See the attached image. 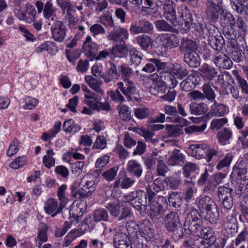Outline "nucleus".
<instances>
[{
  "label": "nucleus",
  "mask_w": 248,
  "mask_h": 248,
  "mask_svg": "<svg viewBox=\"0 0 248 248\" xmlns=\"http://www.w3.org/2000/svg\"><path fill=\"white\" fill-rule=\"evenodd\" d=\"M165 227L171 238L177 241L183 237V231L179 215L175 212H170L164 217Z\"/></svg>",
  "instance_id": "1"
},
{
  "label": "nucleus",
  "mask_w": 248,
  "mask_h": 248,
  "mask_svg": "<svg viewBox=\"0 0 248 248\" xmlns=\"http://www.w3.org/2000/svg\"><path fill=\"white\" fill-rule=\"evenodd\" d=\"M203 221L198 210L192 208L184 223L183 228L186 234H194L202 228Z\"/></svg>",
  "instance_id": "2"
},
{
  "label": "nucleus",
  "mask_w": 248,
  "mask_h": 248,
  "mask_svg": "<svg viewBox=\"0 0 248 248\" xmlns=\"http://www.w3.org/2000/svg\"><path fill=\"white\" fill-rule=\"evenodd\" d=\"M224 12L222 0H207L205 13L206 18L210 22L216 23L219 19V15H222Z\"/></svg>",
  "instance_id": "3"
},
{
  "label": "nucleus",
  "mask_w": 248,
  "mask_h": 248,
  "mask_svg": "<svg viewBox=\"0 0 248 248\" xmlns=\"http://www.w3.org/2000/svg\"><path fill=\"white\" fill-rule=\"evenodd\" d=\"M147 190L148 195V205L150 207L149 215L152 219L159 220L161 219L164 215V211L163 206L154 201V198L156 194L152 190L151 186H148Z\"/></svg>",
  "instance_id": "4"
},
{
  "label": "nucleus",
  "mask_w": 248,
  "mask_h": 248,
  "mask_svg": "<svg viewBox=\"0 0 248 248\" xmlns=\"http://www.w3.org/2000/svg\"><path fill=\"white\" fill-rule=\"evenodd\" d=\"M175 8L176 4L172 0H166L162 5L164 17L174 26L177 24Z\"/></svg>",
  "instance_id": "5"
},
{
  "label": "nucleus",
  "mask_w": 248,
  "mask_h": 248,
  "mask_svg": "<svg viewBox=\"0 0 248 248\" xmlns=\"http://www.w3.org/2000/svg\"><path fill=\"white\" fill-rule=\"evenodd\" d=\"M146 192L142 190L135 191V197L134 201L132 202V205L139 211L140 214L144 213L146 209L148 204L147 198L148 199V191L146 188Z\"/></svg>",
  "instance_id": "6"
},
{
  "label": "nucleus",
  "mask_w": 248,
  "mask_h": 248,
  "mask_svg": "<svg viewBox=\"0 0 248 248\" xmlns=\"http://www.w3.org/2000/svg\"><path fill=\"white\" fill-rule=\"evenodd\" d=\"M66 31V26L62 21L55 20L51 25L52 38L57 42H62L63 41Z\"/></svg>",
  "instance_id": "7"
},
{
  "label": "nucleus",
  "mask_w": 248,
  "mask_h": 248,
  "mask_svg": "<svg viewBox=\"0 0 248 248\" xmlns=\"http://www.w3.org/2000/svg\"><path fill=\"white\" fill-rule=\"evenodd\" d=\"M15 13L19 20L29 23L34 21L36 15L35 8L31 4L27 5V8L25 11H22L19 9H16Z\"/></svg>",
  "instance_id": "8"
},
{
  "label": "nucleus",
  "mask_w": 248,
  "mask_h": 248,
  "mask_svg": "<svg viewBox=\"0 0 248 248\" xmlns=\"http://www.w3.org/2000/svg\"><path fill=\"white\" fill-rule=\"evenodd\" d=\"M179 17L182 19L180 24L181 29L186 31H188L194 22L192 14L188 9L187 6L182 7Z\"/></svg>",
  "instance_id": "9"
},
{
  "label": "nucleus",
  "mask_w": 248,
  "mask_h": 248,
  "mask_svg": "<svg viewBox=\"0 0 248 248\" xmlns=\"http://www.w3.org/2000/svg\"><path fill=\"white\" fill-rule=\"evenodd\" d=\"M120 91L126 96L128 101H132L131 95L136 92L135 84L131 80H123L117 84Z\"/></svg>",
  "instance_id": "10"
},
{
  "label": "nucleus",
  "mask_w": 248,
  "mask_h": 248,
  "mask_svg": "<svg viewBox=\"0 0 248 248\" xmlns=\"http://www.w3.org/2000/svg\"><path fill=\"white\" fill-rule=\"evenodd\" d=\"M128 38V31L119 26L115 27L107 36V39L109 41L115 42L117 41L124 42Z\"/></svg>",
  "instance_id": "11"
},
{
  "label": "nucleus",
  "mask_w": 248,
  "mask_h": 248,
  "mask_svg": "<svg viewBox=\"0 0 248 248\" xmlns=\"http://www.w3.org/2000/svg\"><path fill=\"white\" fill-rule=\"evenodd\" d=\"M156 76L158 77V81L162 82L166 86L169 85L171 88H174L177 84L176 78L172 74L170 69L167 71L159 72V75L157 74Z\"/></svg>",
  "instance_id": "12"
},
{
  "label": "nucleus",
  "mask_w": 248,
  "mask_h": 248,
  "mask_svg": "<svg viewBox=\"0 0 248 248\" xmlns=\"http://www.w3.org/2000/svg\"><path fill=\"white\" fill-rule=\"evenodd\" d=\"M83 49L91 61L93 60L98 52L97 45L92 42L91 36H87L83 45Z\"/></svg>",
  "instance_id": "13"
},
{
  "label": "nucleus",
  "mask_w": 248,
  "mask_h": 248,
  "mask_svg": "<svg viewBox=\"0 0 248 248\" xmlns=\"http://www.w3.org/2000/svg\"><path fill=\"white\" fill-rule=\"evenodd\" d=\"M64 206V204L61 203L58 208L57 202L53 199L49 198L46 202L44 209L47 214L51 215V217H53L62 212Z\"/></svg>",
  "instance_id": "14"
},
{
  "label": "nucleus",
  "mask_w": 248,
  "mask_h": 248,
  "mask_svg": "<svg viewBox=\"0 0 248 248\" xmlns=\"http://www.w3.org/2000/svg\"><path fill=\"white\" fill-rule=\"evenodd\" d=\"M113 243L116 248H132L131 242L126 234L117 232L113 238Z\"/></svg>",
  "instance_id": "15"
},
{
  "label": "nucleus",
  "mask_w": 248,
  "mask_h": 248,
  "mask_svg": "<svg viewBox=\"0 0 248 248\" xmlns=\"http://www.w3.org/2000/svg\"><path fill=\"white\" fill-rule=\"evenodd\" d=\"M179 49L182 54L185 55L188 53L196 51L197 46L195 42L192 40L186 37H183L181 39Z\"/></svg>",
  "instance_id": "16"
},
{
  "label": "nucleus",
  "mask_w": 248,
  "mask_h": 248,
  "mask_svg": "<svg viewBox=\"0 0 248 248\" xmlns=\"http://www.w3.org/2000/svg\"><path fill=\"white\" fill-rule=\"evenodd\" d=\"M217 66L223 69H229L232 66V60L225 54L218 52L213 60Z\"/></svg>",
  "instance_id": "17"
},
{
  "label": "nucleus",
  "mask_w": 248,
  "mask_h": 248,
  "mask_svg": "<svg viewBox=\"0 0 248 248\" xmlns=\"http://www.w3.org/2000/svg\"><path fill=\"white\" fill-rule=\"evenodd\" d=\"M207 147L208 146L204 143L190 145L188 147L189 154L197 159H201L204 157Z\"/></svg>",
  "instance_id": "18"
},
{
  "label": "nucleus",
  "mask_w": 248,
  "mask_h": 248,
  "mask_svg": "<svg viewBox=\"0 0 248 248\" xmlns=\"http://www.w3.org/2000/svg\"><path fill=\"white\" fill-rule=\"evenodd\" d=\"M184 61L192 68H197L201 64V58L196 51L184 55Z\"/></svg>",
  "instance_id": "19"
},
{
  "label": "nucleus",
  "mask_w": 248,
  "mask_h": 248,
  "mask_svg": "<svg viewBox=\"0 0 248 248\" xmlns=\"http://www.w3.org/2000/svg\"><path fill=\"white\" fill-rule=\"evenodd\" d=\"M136 41L141 49L147 51L149 47L154 45V40L146 34L139 35L136 37Z\"/></svg>",
  "instance_id": "20"
},
{
  "label": "nucleus",
  "mask_w": 248,
  "mask_h": 248,
  "mask_svg": "<svg viewBox=\"0 0 248 248\" xmlns=\"http://www.w3.org/2000/svg\"><path fill=\"white\" fill-rule=\"evenodd\" d=\"M185 157L181 151L177 149H174L168 160L169 165H182L185 163Z\"/></svg>",
  "instance_id": "21"
},
{
  "label": "nucleus",
  "mask_w": 248,
  "mask_h": 248,
  "mask_svg": "<svg viewBox=\"0 0 248 248\" xmlns=\"http://www.w3.org/2000/svg\"><path fill=\"white\" fill-rule=\"evenodd\" d=\"M206 241L196 236L188 238L184 242L183 246L189 248H205Z\"/></svg>",
  "instance_id": "22"
},
{
  "label": "nucleus",
  "mask_w": 248,
  "mask_h": 248,
  "mask_svg": "<svg viewBox=\"0 0 248 248\" xmlns=\"http://www.w3.org/2000/svg\"><path fill=\"white\" fill-rule=\"evenodd\" d=\"M231 6L237 14L248 16V0H238Z\"/></svg>",
  "instance_id": "23"
},
{
  "label": "nucleus",
  "mask_w": 248,
  "mask_h": 248,
  "mask_svg": "<svg viewBox=\"0 0 248 248\" xmlns=\"http://www.w3.org/2000/svg\"><path fill=\"white\" fill-rule=\"evenodd\" d=\"M164 111L166 114L171 116V117H167V120L170 119L172 122L180 124L184 123L185 120L177 115L178 111L175 107L171 105H165L164 106Z\"/></svg>",
  "instance_id": "24"
},
{
  "label": "nucleus",
  "mask_w": 248,
  "mask_h": 248,
  "mask_svg": "<svg viewBox=\"0 0 248 248\" xmlns=\"http://www.w3.org/2000/svg\"><path fill=\"white\" fill-rule=\"evenodd\" d=\"M110 66L108 70L107 73L101 76V77L106 83H108L112 80L117 79L120 77V74L117 71L116 65L112 63H110Z\"/></svg>",
  "instance_id": "25"
},
{
  "label": "nucleus",
  "mask_w": 248,
  "mask_h": 248,
  "mask_svg": "<svg viewBox=\"0 0 248 248\" xmlns=\"http://www.w3.org/2000/svg\"><path fill=\"white\" fill-rule=\"evenodd\" d=\"M126 170L130 173L137 178L140 177L142 174L141 166L136 160H131L128 162Z\"/></svg>",
  "instance_id": "26"
},
{
  "label": "nucleus",
  "mask_w": 248,
  "mask_h": 248,
  "mask_svg": "<svg viewBox=\"0 0 248 248\" xmlns=\"http://www.w3.org/2000/svg\"><path fill=\"white\" fill-rule=\"evenodd\" d=\"M199 71L201 76L208 80H212L217 73L214 67L206 63L199 68Z\"/></svg>",
  "instance_id": "27"
},
{
  "label": "nucleus",
  "mask_w": 248,
  "mask_h": 248,
  "mask_svg": "<svg viewBox=\"0 0 248 248\" xmlns=\"http://www.w3.org/2000/svg\"><path fill=\"white\" fill-rule=\"evenodd\" d=\"M197 206L201 211H207L214 206L216 203L209 196L201 197L196 202Z\"/></svg>",
  "instance_id": "28"
},
{
  "label": "nucleus",
  "mask_w": 248,
  "mask_h": 248,
  "mask_svg": "<svg viewBox=\"0 0 248 248\" xmlns=\"http://www.w3.org/2000/svg\"><path fill=\"white\" fill-rule=\"evenodd\" d=\"M162 45L167 48H173L179 45L178 38L174 34L168 37L164 36L161 38Z\"/></svg>",
  "instance_id": "29"
},
{
  "label": "nucleus",
  "mask_w": 248,
  "mask_h": 248,
  "mask_svg": "<svg viewBox=\"0 0 248 248\" xmlns=\"http://www.w3.org/2000/svg\"><path fill=\"white\" fill-rule=\"evenodd\" d=\"M219 211L217 204L206 211L205 218L211 223L217 224L219 220Z\"/></svg>",
  "instance_id": "30"
},
{
  "label": "nucleus",
  "mask_w": 248,
  "mask_h": 248,
  "mask_svg": "<svg viewBox=\"0 0 248 248\" xmlns=\"http://www.w3.org/2000/svg\"><path fill=\"white\" fill-rule=\"evenodd\" d=\"M208 42L211 47L219 51L222 50L225 44V40L221 34L208 39Z\"/></svg>",
  "instance_id": "31"
},
{
  "label": "nucleus",
  "mask_w": 248,
  "mask_h": 248,
  "mask_svg": "<svg viewBox=\"0 0 248 248\" xmlns=\"http://www.w3.org/2000/svg\"><path fill=\"white\" fill-rule=\"evenodd\" d=\"M208 110L207 104L201 102L199 104L195 103L190 104L189 110L191 114L194 115H202L205 113Z\"/></svg>",
  "instance_id": "32"
},
{
  "label": "nucleus",
  "mask_w": 248,
  "mask_h": 248,
  "mask_svg": "<svg viewBox=\"0 0 248 248\" xmlns=\"http://www.w3.org/2000/svg\"><path fill=\"white\" fill-rule=\"evenodd\" d=\"M232 131L227 128H224L219 131L217 135L218 142L221 145H225L227 141L232 138Z\"/></svg>",
  "instance_id": "33"
},
{
  "label": "nucleus",
  "mask_w": 248,
  "mask_h": 248,
  "mask_svg": "<svg viewBox=\"0 0 248 248\" xmlns=\"http://www.w3.org/2000/svg\"><path fill=\"white\" fill-rule=\"evenodd\" d=\"M85 80L91 88L99 94L103 95L104 92L100 87L102 83L101 80H98L91 76H86Z\"/></svg>",
  "instance_id": "34"
},
{
  "label": "nucleus",
  "mask_w": 248,
  "mask_h": 248,
  "mask_svg": "<svg viewBox=\"0 0 248 248\" xmlns=\"http://www.w3.org/2000/svg\"><path fill=\"white\" fill-rule=\"evenodd\" d=\"M157 152H153L152 153H148L142 157L145 166L147 170H152L156 163L157 160Z\"/></svg>",
  "instance_id": "35"
},
{
  "label": "nucleus",
  "mask_w": 248,
  "mask_h": 248,
  "mask_svg": "<svg viewBox=\"0 0 248 248\" xmlns=\"http://www.w3.org/2000/svg\"><path fill=\"white\" fill-rule=\"evenodd\" d=\"M128 53V49L124 44L115 45L111 50V54L114 56L123 58Z\"/></svg>",
  "instance_id": "36"
},
{
  "label": "nucleus",
  "mask_w": 248,
  "mask_h": 248,
  "mask_svg": "<svg viewBox=\"0 0 248 248\" xmlns=\"http://www.w3.org/2000/svg\"><path fill=\"white\" fill-rule=\"evenodd\" d=\"M120 118L125 122L130 121L132 119L131 111L129 107L125 105L120 104L117 107Z\"/></svg>",
  "instance_id": "37"
},
{
  "label": "nucleus",
  "mask_w": 248,
  "mask_h": 248,
  "mask_svg": "<svg viewBox=\"0 0 248 248\" xmlns=\"http://www.w3.org/2000/svg\"><path fill=\"white\" fill-rule=\"evenodd\" d=\"M168 201L174 207H179L183 202L182 198L181 196V192H172L169 195Z\"/></svg>",
  "instance_id": "38"
},
{
  "label": "nucleus",
  "mask_w": 248,
  "mask_h": 248,
  "mask_svg": "<svg viewBox=\"0 0 248 248\" xmlns=\"http://www.w3.org/2000/svg\"><path fill=\"white\" fill-rule=\"evenodd\" d=\"M168 90L166 85L161 82L158 81L154 83L150 88V92L153 95L163 94Z\"/></svg>",
  "instance_id": "39"
},
{
  "label": "nucleus",
  "mask_w": 248,
  "mask_h": 248,
  "mask_svg": "<svg viewBox=\"0 0 248 248\" xmlns=\"http://www.w3.org/2000/svg\"><path fill=\"white\" fill-rule=\"evenodd\" d=\"M89 176H84L81 180L80 184L83 185L82 188H84L86 192H88L87 194L90 197L93 191L95 190V183L93 181L88 180Z\"/></svg>",
  "instance_id": "40"
},
{
  "label": "nucleus",
  "mask_w": 248,
  "mask_h": 248,
  "mask_svg": "<svg viewBox=\"0 0 248 248\" xmlns=\"http://www.w3.org/2000/svg\"><path fill=\"white\" fill-rule=\"evenodd\" d=\"M154 229L153 225L149 221H144L143 223V226L141 231L140 232V235L146 238V236L151 238L153 236Z\"/></svg>",
  "instance_id": "41"
},
{
  "label": "nucleus",
  "mask_w": 248,
  "mask_h": 248,
  "mask_svg": "<svg viewBox=\"0 0 248 248\" xmlns=\"http://www.w3.org/2000/svg\"><path fill=\"white\" fill-rule=\"evenodd\" d=\"M202 90L203 93L204 99L206 98L208 100L211 102L215 101L216 94L209 83L203 84Z\"/></svg>",
  "instance_id": "42"
},
{
  "label": "nucleus",
  "mask_w": 248,
  "mask_h": 248,
  "mask_svg": "<svg viewBox=\"0 0 248 248\" xmlns=\"http://www.w3.org/2000/svg\"><path fill=\"white\" fill-rule=\"evenodd\" d=\"M198 235L202 237L201 238L206 240H210L214 238V231L212 228L209 226H203L202 225V228L198 232Z\"/></svg>",
  "instance_id": "43"
},
{
  "label": "nucleus",
  "mask_w": 248,
  "mask_h": 248,
  "mask_svg": "<svg viewBox=\"0 0 248 248\" xmlns=\"http://www.w3.org/2000/svg\"><path fill=\"white\" fill-rule=\"evenodd\" d=\"M211 107V113L213 115L217 116H223L226 112V107L222 104H219L216 101Z\"/></svg>",
  "instance_id": "44"
},
{
  "label": "nucleus",
  "mask_w": 248,
  "mask_h": 248,
  "mask_svg": "<svg viewBox=\"0 0 248 248\" xmlns=\"http://www.w3.org/2000/svg\"><path fill=\"white\" fill-rule=\"evenodd\" d=\"M108 215L106 209L101 208L94 211L93 213V218L95 222L108 221Z\"/></svg>",
  "instance_id": "45"
},
{
  "label": "nucleus",
  "mask_w": 248,
  "mask_h": 248,
  "mask_svg": "<svg viewBox=\"0 0 248 248\" xmlns=\"http://www.w3.org/2000/svg\"><path fill=\"white\" fill-rule=\"evenodd\" d=\"M118 68L120 76H121L123 80H130L129 78L133 74L132 68L124 64L119 65Z\"/></svg>",
  "instance_id": "46"
},
{
  "label": "nucleus",
  "mask_w": 248,
  "mask_h": 248,
  "mask_svg": "<svg viewBox=\"0 0 248 248\" xmlns=\"http://www.w3.org/2000/svg\"><path fill=\"white\" fill-rule=\"evenodd\" d=\"M233 157V155L232 153H228L221 160L219 161L216 168L218 170H220L223 168H228Z\"/></svg>",
  "instance_id": "47"
},
{
  "label": "nucleus",
  "mask_w": 248,
  "mask_h": 248,
  "mask_svg": "<svg viewBox=\"0 0 248 248\" xmlns=\"http://www.w3.org/2000/svg\"><path fill=\"white\" fill-rule=\"evenodd\" d=\"M225 216L224 222L228 224V227L232 228L234 227L237 222L236 217V212L235 211L231 210L227 213L223 214Z\"/></svg>",
  "instance_id": "48"
},
{
  "label": "nucleus",
  "mask_w": 248,
  "mask_h": 248,
  "mask_svg": "<svg viewBox=\"0 0 248 248\" xmlns=\"http://www.w3.org/2000/svg\"><path fill=\"white\" fill-rule=\"evenodd\" d=\"M155 24L157 30L159 31L173 32L175 30L172 26L163 19L157 20Z\"/></svg>",
  "instance_id": "49"
},
{
  "label": "nucleus",
  "mask_w": 248,
  "mask_h": 248,
  "mask_svg": "<svg viewBox=\"0 0 248 248\" xmlns=\"http://www.w3.org/2000/svg\"><path fill=\"white\" fill-rule=\"evenodd\" d=\"M170 70L174 76L175 75L181 79L186 77L188 73L186 69L182 67L179 64L173 65L172 68H170Z\"/></svg>",
  "instance_id": "50"
},
{
  "label": "nucleus",
  "mask_w": 248,
  "mask_h": 248,
  "mask_svg": "<svg viewBox=\"0 0 248 248\" xmlns=\"http://www.w3.org/2000/svg\"><path fill=\"white\" fill-rule=\"evenodd\" d=\"M195 76L192 74L189 75L186 78L180 83V87L183 90L188 92L190 91L194 87V82L192 78H194Z\"/></svg>",
  "instance_id": "51"
},
{
  "label": "nucleus",
  "mask_w": 248,
  "mask_h": 248,
  "mask_svg": "<svg viewBox=\"0 0 248 248\" xmlns=\"http://www.w3.org/2000/svg\"><path fill=\"white\" fill-rule=\"evenodd\" d=\"M222 204L224 207V209L222 211V214L227 213L228 212L231 211V210L235 211V208L233 207V199L232 197H227L222 199Z\"/></svg>",
  "instance_id": "52"
},
{
  "label": "nucleus",
  "mask_w": 248,
  "mask_h": 248,
  "mask_svg": "<svg viewBox=\"0 0 248 248\" xmlns=\"http://www.w3.org/2000/svg\"><path fill=\"white\" fill-rule=\"evenodd\" d=\"M131 62L135 65H138L141 62L142 57L140 52L135 48L131 49L129 52Z\"/></svg>",
  "instance_id": "53"
},
{
  "label": "nucleus",
  "mask_w": 248,
  "mask_h": 248,
  "mask_svg": "<svg viewBox=\"0 0 248 248\" xmlns=\"http://www.w3.org/2000/svg\"><path fill=\"white\" fill-rule=\"evenodd\" d=\"M234 26H225L223 28L222 32L225 37L228 40H233L236 37V32L234 29Z\"/></svg>",
  "instance_id": "54"
},
{
  "label": "nucleus",
  "mask_w": 248,
  "mask_h": 248,
  "mask_svg": "<svg viewBox=\"0 0 248 248\" xmlns=\"http://www.w3.org/2000/svg\"><path fill=\"white\" fill-rule=\"evenodd\" d=\"M135 116L139 119H143L148 117L150 115V111L146 108H137L134 110Z\"/></svg>",
  "instance_id": "55"
},
{
  "label": "nucleus",
  "mask_w": 248,
  "mask_h": 248,
  "mask_svg": "<svg viewBox=\"0 0 248 248\" xmlns=\"http://www.w3.org/2000/svg\"><path fill=\"white\" fill-rule=\"evenodd\" d=\"M19 140L16 138H15L11 143L7 151V156L10 157L15 155L19 150Z\"/></svg>",
  "instance_id": "56"
},
{
  "label": "nucleus",
  "mask_w": 248,
  "mask_h": 248,
  "mask_svg": "<svg viewBox=\"0 0 248 248\" xmlns=\"http://www.w3.org/2000/svg\"><path fill=\"white\" fill-rule=\"evenodd\" d=\"M27 162L26 156H19L15 159L10 165L9 167L15 170L18 169L24 166Z\"/></svg>",
  "instance_id": "57"
},
{
  "label": "nucleus",
  "mask_w": 248,
  "mask_h": 248,
  "mask_svg": "<svg viewBox=\"0 0 248 248\" xmlns=\"http://www.w3.org/2000/svg\"><path fill=\"white\" fill-rule=\"evenodd\" d=\"M100 22L106 27L113 28L115 27L112 16L109 13L102 16L100 19Z\"/></svg>",
  "instance_id": "58"
},
{
  "label": "nucleus",
  "mask_w": 248,
  "mask_h": 248,
  "mask_svg": "<svg viewBox=\"0 0 248 248\" xmlns=\"http://www.w3.org/2000/svg\"><path fill=\"white\" fill-rule=\"evenodd\" d=\"M142 33H148L153 31L154 27L152 23L145 19H141L138 21Z\"/></svg>",
  "instance_id": "59"
},
{
  "label": "nucleus",
  "mask_w": 248,
  "mask_h": 248,
  "mask_svg": "<svg viewBox=\"0 0 248 248\" xmlns=\"http://www.w3.org/2000/svg\"><path fill=\"white\" fill-rule=\"evenodd\" d=\"M233 72L235 76L236 79L241 88L242 92L248 94V83L247 81L240 76L237 71H234Z\"/></svg>",
  "instance_id": "60"
},
{
  "label": "nucleus",
  "mask_w": 248,
  "mask_h": 248,
  "mask_svg": "<svg viewBox=\"0 0 248 248\" xmlns=\"http://www.w3.org/2000/svg\"><path fill=\"white\" fill-rule=\"evenodd\" d=\"M232 189L225 186H220L218 188V196L220 200L232 196Z\"/></svg>",
  "instance_id": "61"
},
{
  "label": "nucleus",
  "mask_w": 248,
  "mask_h": 248,
  "mask_svg": "<svg viewBox=\"0 0 248 248\" xmlns=\"http://www.w3.org/2000/svg\"><path fill=\"white\" fill-rule=\"evenodd\" d=\"M53 4L50 1H47L44 5L43 15L45 18L49 19L54 13Z\"/></svg>",
  "instance_id": "62"
},
{
  "label": "nucleus",
  "mask_w": 248,
  "mask_h": 248,
  "mask_svg": "<svg viewBox=\"0 0 248 248\" xmlns=\"http://www.w3.org/2000/svg\"><path fill=\"white\" fill-rule=\"evenodd\" d=\"M118 167H112L102 174V176L108 181L113 180L117 174Z\"/></svg>",
  "instance_id": "63"
},
{
  "label": "nucleus",
  "mask_w": 248,
  "mask_h": 248,
  "mask_svg": "<svg viewBox=\"0 0 248 248\" xmlns=\"http://www.w3.org/2000/svg\"><path fill=\"white\" fill-rule=\"evenodd\" d=\"M197 168V165L191 162H187L183 168V174L186 178L189 177L190 173L194 171Z\"/></svg>",
  "instance_id": "64"
}]
</instances>
